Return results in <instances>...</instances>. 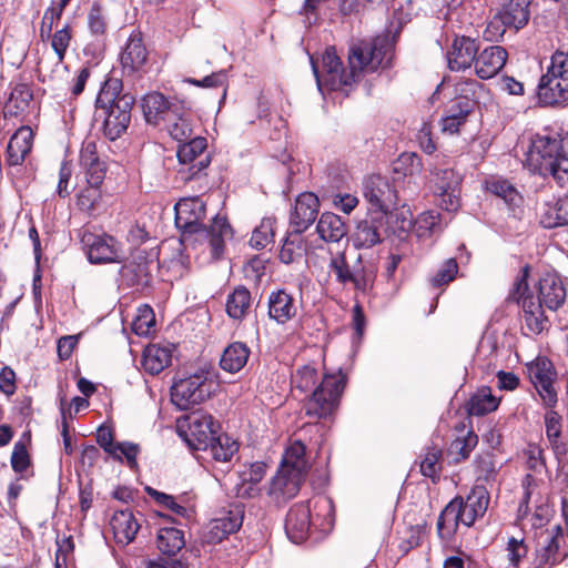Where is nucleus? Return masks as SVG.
<instances>
[{"label": "nucleus", "mask_w": 568, "mask_h": 568, "mask_svg": "<svg viewBox=\"0 0 568 568\" xmlns=\"http://www.w3.org/2000/svg\"><path fill=\"white\" fill-rule=\"evenodd\" d=\"M392 48L393 43L388 34L377 36L372 41L363 40L354 43L348 53V71L342 67L335 49H326L322 55L323 79L316 63L313 59L311 60L318 88L321 89L325 84L329 90H339L345 85L353 84L363 70L375 71L387 64L390 60Z\"/></svg>", "instance_id": "nucleus-1"}, {"label": "nucleus", "mask_w": 568, "mask_h": 568, "mask_svg": "<svg viewBox=\"0 0 568 568\" xmlns=\"http://www.w3.org/2000/svg\"><path fill=\"white\" fill-rule=\"evenodd\" d=\"M122 81L109 78L102 84L95 101V120L102 119V132L110 141L119 139L131 121V110L135 102L133 95L121 94Z\"/></svg>", "instance_id": "nucleus-2"}, {"label": "nucleus", "mask_w": 568, "mask_h": 568, "mask_svg": "<svg viewBox=\"0 0 568 568\" xmlns=\"http://www.w3.org/2000/svg\"><path fill=\"white\" fill-rule=\"evenodd\" d=\"M524 166L557 183L568 181V136L535 135L526 153Z\"/></svg>", "instance_id": "nucleus-3"}, {"label": "nucleus", "mask_w": 568, "mask_h": 568, "mask_svg": "<svg viewBox=\"0 0 568 568\" xmlns=\"http://www.w3.org/2000/svg\"><path fill=\"white\" fill-rule=\"evenodd\" d=\"M174 210L176 227L183 233H205L209 237L212 257L220 258L224 253L225 240L232 236V229L227 220L216 215L210 229H203L202 221L206 209L199 196L181 199Z\"/></svg>", "instance_id": "nucleus-4"}, {"label": "nucleus", "mask_w": 568, "mask_h": 568, "mask_svg": "<svg viewBox=\"0 0 568 568\" xmlns=\"http://www.w3.org/2000/svg\"><path fill=\"white\" fill-rule=\"evenodd\" d=\"M489 493L486 487L476 485L464 500L455 497L442 510L437 520V531L440 538L449 539L456 531L458 524L471 526L483 517L488 508Z\"/></svg>", "instance_id": "nucleus-5"}, {"label": "nucleus", "mask_w": 568, "mask_h": 568, "mask_svg": "<svg viewBox=\"0 0 568 568\" xmlns=\"http://www.w3.org/2000/svg\"><path fill=\"white\" fill-rule=\"evenodd\" d=\"M328 267L337 283L343 286L352 285L358 292H366L373 286L377 272L372 261L364 260L361 254L348 257L346 251L332 254Z\"/></svg>", "instance_id": "nucleus-6"}, {"label": "nucleus", "mask_w": 568, "mask_h": 568, "mask_svg": "<svg viewBox=\"0 0 568 568\" xmlns=\"http://www.w3.org/2000/svg\"><path fill=\"white\" fill-rule=\"evenodd\" d=\"M538 100L542 105L554 106L568 100V50H557L550 65L538 84Z\"/></svg>", "instance_id": "nucleus-7"}, {"label": "nucleus", "mask_w": 568, "mask_h": 568, "mask_svg": "<svg viewBox=\"0 0 568 568\" xmlns=\"http://www.w3.org/2000/svg\"><path fill=\"white\" fill-rule=\"evenodd\" d=\"M220 430V424L211 415L193 413L176 420V432L194 450H205Z\"/></svg>", "instance_id": "nucleus-8"}, {"label": "nucleus", "mask_w": 568, "mask_h": 568, "mask_svg": "<svg viewBox=\"0 0 568 568\" xmlns=\"http://www.w3.org/2000/svg\"><path fill=\"white\" fill-rule=\"evenodd\" d=\"M528 273L529 266L526 265L516 278L510 296L518 302L521 300L526 328L532 334H540L546 328L548 321L544 315V305L537 303L532 296H524L528 290Z\"/></svg>", "instance_id": "nucleus-9"}, {"label": "nucleus", "mask_w": 568, "mask_h": 568, "mask_svg": "<svg viewBox=\"0 0 568 568\" xmlns=\"http://www.w3.org/2000/svg\"><path fill=\"white\" fill-rule=\"evenodd\" d=\"M81 243L93 264L122 263L124 260L122 244L111 235L85 231L81 235Z\"/></svg>", "instance_id": "nucleus-10"}, {"label": "nucleus", "mask_w": 568, "mask_h": 568, "mask_svg": "<svg viewBox=\"0 0 568 568\" xmlns=\"http://www.w3.org/2000/svg\"><path fill=\"white\" fill-rule=\"evenodd\" d=\"M206 139L194 136L179 145L178 158L182 165H189L187 171L181 170L179 173L184 181L194 179L200 172L210 164V156L205 153Z\"/></svg>", "instance_id": "nucleus-11"}, {"label": "nucleus", "mask_w": 568, "mask_h": 568, "mask_svg": "<svg viewBox=\"0 0 568 568\" xmlns=\"http://www.w3.org/2000/svg\"><path fill=\"white\" fill-rule=\"evenodd\" d=\"M363 195L372 207L386 213L397 204L396 191L387 178L369 175L363 182Z\"/></svg>", "instance_id": "nucleus-12"}, {"label": "nucleus", "mask_w": 568, "mask_h": 568, "mask_svg": "<svg viewBox=\"0 0 568 568\" xmlns=\"http://www.w3.org/2000/svg\"><path fill=\"white\" fill-rule=\"evenodd\" d=\"M430 181L434 184L435 194L440 197V207L447 212L457 211L460 176L452 169H436Z\"/></svg>", "instance_id": "nucleus-13"}, {"label": "nucleus", "mask_w": 568, "mask_h": 568, "mask_svg": "<svg viewBox=\"0 0 568 568\" xmlns=\"http://www.w3.org/2000/svg\"><path fill=\"white\" fill-rule=\"evenodd\" d=\"M318 209L320 201L314 193L305 192L297 196L290 217L291 226L296 234H302L314 223Z\"/></svg>", "instance_id": "nucleus-14"}, {"label": "nucleus", "mask_w": 568, "mask_h": 568, "mask_svg": "<svg viewBox=\"0 0 568 568\" xmlns=\"http://www.w3.org/2000/svg\"><path fill=\"white\" fill-rule=\"evenodd\" d=\"M384 233V216L379 214L359 221L351 240L356 248H371L383 241Z\"/></svg>", "instance_id": "nucleus-15"}, {"label": "nucleus", "mask_w": 568, "mask_h": 568, "mask_svg": "<svg viewBox=\"0 0 568 568\" xmlns=\"http://www.w3.org/2000/svg\"><path fill=\"white\" fill-rule=\"evenodd\" d=\"M79 162L85 172L88 184L101 185L105 176L106 165L98 154L97 144L93 140H85L82 143Z\"/></svg>", "instance_id": "nucleus-16"}, {"label": "nucleus", "mask_w": 568, "mask_h": 568, "mask_svg": "<svg viewBox=\"0 0 568 568\" xmlns=\"http://www.w3.org/2000/svg\"><path fill=\"white\" fill-rule=\"evenodd\" d=\"M507 61V51L500 45H490L477 53L475 73L483 80L491 79L500 72Z\"/></svg>", "instance_id": "nucleus-17"}, {"label": "nucleus", "mask_w": 568, "mask_h": 568, "mask_svg": "<svg viewBox=\"0 0 568 568\" xmlns=\"http://www.w3.org/2000/svg\"><path fill=\"white\" fill-rule=\"evenodd\" d=\"M478 44L469 37L456 38L447 52V63L452 71L469 69L478 53Z\"/></svg>", "instance_id": "nucleus-18"}, {"label": "nucleus", "mask_w": 568, "mask_h": 568, "mask_svg": "<svg viewBox=\"0 0 568 568\" xmlns=\"http://www.w3.org/2000/svg\"><path fill=\"white\" fill-rule=\"evenodd\" d=\"M311 509L307 504H295L286 515L285 532L294 544L304 541L311 529Z\"/></svg>", "instance_id": "nucleus-19"}, {"label": "nucleus", "mask_w": 568, "mask_h": 568, "mask_svg": "<svg viewBox=\"0 0 568 568\" xmlns=\"http://www.w3.org/2000/svg\"><path fill=\"white\" fill-rule=\"evenodd\" d=\"M142 109L145 121L156 125L160 121L173 120L178 105L171 103L162 93L151 92L143 98Z\"/></svg>", "instance_id": "nucleus-20"}, {"label": "nucleus", "mask_w": 568, "mask_h": 568, "mask_svg": "<svg viewBox=\"0 0 568 568\" xmlns=\"http://www.w3.org/2000/svg\"><path fill=\"white\" fill-rule=\"evenodd\" d=\"M304 479V477L280 468L271 480L268 495L277 504L286 503L297 495Z\"/></svg>", "instance_id": "nucleus-21"}, {"label": "nucleus", "mask_w": 568, "mask_h": 568, "mask_svg": "<svg viewBox=\"0 0 568 568\" xmlns=\"http://www.w3.org/2000/svg\"><path fill=\"white\" fill-rule=\"evenodd\" d=\"M566 300V290L562 281L555 273H546L539 280L538 301L550 311L558 310Z\"/></svg>", "instance_id": "nucleus-22"}, {"label": "nucleus", "mask_w": 568, "mask_h": 568, "mask_svg": "<svg viewBox=\"0 0 568 568\" xmlns=\"http://www.w3.org/2000/svg\"><path fill=\"white\" fill-rule=\"evenodd\" d=\"M242 521V510L236 508L234 511H230L229 516L213 519L205 528L203 539L207 544L221 542L229 535L237 531Z\"/></svg>", "instance_id": "nucleus-23"}, {"label": "nucleus", "mask_w": 568, "mask_h": 568, "mask_svg": "<svg viewBox=\"0 0 568 568\" xmlns=\"http://www.w3.org/2000/svg\"><path fill=\"white\" fill-rule=\"evenodd\" d=\"M268 316L277 324H285L297 314L298 306L292 294L285 290L272 292L268 296Z\"/></svg>", "instance_id": "nucleus-24"}, {"label": "nucleus", "mask_w": 568, "mask_h": 568, "mask_svg": "<svg viewBox=\"0 0 568 568\" xmlns=\"http://www.w3.org/2000/svg\"><path fill=\"white\" fill-rule=\"evenodd\" d=\"M541 538L542 541L539 542V547L536 550L535 565L537 568H550L560 561L561 527L554 526L551 531Z\"/></svg>", "instance_id": "nucleus-25"}, {"label": "nucleus", "mask_w": 568, "mask_h": 568, "mask_svg": "<svg viewBox=\"0 0 568 568\" xmlns=\"http://www.w3.org/2000/svg\"><path fill=\"white\" fill-rule=\"evenodd\" d=\"M148 51L143 43L140 32H133L121 53V64L123 71L131 74L143 68L146 62Z\"/></svg>", "instance_id": "nucleus-26"}, {"label": "nucleus", "mask_w": 568, "mask_h": 568, "mask_svg": "<svg viewBox=\"0 0 568 568\" xmlns=\"http://www.w3.org/2000/svg\"><path fill=\"white\" fill-rule=\"evenodd\" d=\"M33 131L30 126L19 128L10 138L6 161L9 165H21L32 148Z\"/></svg>", "instance_id": "nucleus-27"}, {"label": "nucleus", "mask_w": 568, "mask_h": 568, "mask_svg": "<svg viewBox=\"0 0 568 568\" xmlns=\"http://www.w3.org/2000/svg\"><path fill=\"white\" fill-rule=\"evenodd\" d=\"M531 0H509L497 17L506 28L519 30L524 28L530 17L529 6Z\"/></svg>", "instance_id": "nucleus-28"}, {"label": "nucleus", "mask_w": 568, "mask_h": 568, "mask_svg": "<svg viewBox=\"0 0 568 568\" xmlns=\"http://www.w3.org/2000/svg\"><path fill=\"white\" fill-rule=\"evenodd\" d=\"M526 373L536 390H550L556 377L554 365L546 357H537L527 363Z\"/></svg>", "instance_id": "nucleus-29"}, {"label": "nucleus", "mask_w": 568, "mask_h": 568, "mask_svg": "<svg viewBox=\"0 0 568 568\" xmlns=\"http://www.w3.org/2000/svg\"><path fill=\"white\" fill-rule=\"evenodd\" d=\"M173 346L171 344H151L145 347L142 366L151 375L161 373L172 361Z\"/></svg>", "instance_id": "nucleus-30"}, {"label": "nucleus", "mask_w": 568, "mask_h": 568, "mask_svg": "<svg viewBox=\"0 0 568 568\" xmlns=\"http://www.w3.org/2000/svg\"><path fill=\"white\" fill-rule=\"evenodd\" d=\"M110 526L116 542L122 545L131 542L140 527L138 520L129 510L115 511L110 520Z\"/></svg>", "instance_id": "nucleus-31"}, {"label": "nucleus", "mask_w": 568, "mask_h": 568, "mask_svg": "<svg viewBox=\"0 0 568 568\" xmlns=\"http://www.w3.org/2000/svg\"><path fill=\"white\" fill-rule=\"evenodd\" d=\"M339 398L341 393H311L304 404L306 415L315 418L326 417L336 409Z\"/></svg>", "instance_id": "nucleus-32"}, {"label": "nucleus", "mask_w": 568, "mask_h": 568, "mask_svg": "<svg viewBox=\"0 0 568 568\" xmlns=\"http://www.w3.org/2000/svg\"><path fill=\"white\" fill-rule=\"evenodd\" d=\"M305 450V445L301 440L293 442L286 448L280 468L305 478L308 470Z\"/></svg>", "instance_id": "nucleus-33"}, {"label": "nucleus", "mask_w": 568, "mask_h": 568, "mask_svg": "<svg viewBox=\"0 0 568 568\" xmlns=\"http://www.w3.org/2000/svg\"><path fill=\"white\" fill-rule=\"evenodd\" d=\"M316 231L320 237L326 242H339L347 234V229L342 219L331 212L321 215Z\"/></svg>", "instance_id": "nucleus-34"}, {"label": "nucleus", "mask_w": 568, "mask_h": 568, "mask_svg": "<svg viewBox=\"0 0 568 568\" xmlns=\"http://www.w3.org/2000/svg\"><path fill=\"white\" fill-rule=\"evenodd\" d=\"M540 223L546 229L568 225V196L545 204Z\"/></svg>", "instance_id": "nucleus-35"}, {"label": "nucleus", "mask_w": 568, "mask_h": 568, "mask_svg": "<svg viewBox=\"0 0 568 568\" xmlns=\"http://www.w3.org/2000/svg\"><path fill=\"white\" fill-rule=\"evenodd\" d=\"M248 356V347L244 343L235 342L224 349L220 365L226 372L236 373L244 367Z\"/></svg>", "instance_id": "nucleus-36"}, {"label": "nucleus", "mask_w": 568, "mask_h": 568, "mask_svg": "<svg viewBox=\"0 0 568 568\" xmlns=\"http://www.w3.org/2000/svg\"><path fill=\"white\" fill-rule=\"evenodd\" d=\"M156 544L162 554L174 556L185 545L184 534L174 527H163L158 532Z\"/></svg>", "instance_id": "nucleus-37"}, {"label": "nucleus", "mask_w": 568, "mask_h": 568, "mask_svg": "<svg viewBox=\"0 0 568 568\" xmlns=\"http://www.w3.org/2000/svg\"><path fill=\"white\" fill-rule=\"evenodd\" d=\"M32 100V93L27 85H17L7 101L3 113L4 116H18L23 113Z\"/></svg>", "instance_id": "nucleus-38"}, {"label": "nucleus", "mask_w": 568, "mask_h": 568, "mask_svg": "<svg viewBox=\"0 0 568 568\" xmlns=\"http://www.w3.org/2000/svg\"><path fill=\"white\" fill-rule=\"evenodd\" d=\"M251 305V293L245 287H237L229 295L226 312L230 317L241 320L245 316Z\"/></svg>", "instance_id": "nucleus-39"}, {"label": "nucleus", "mask_w": 568, "mask_h": 568, "mask_svg": "<svg viewBox=\"0 0 568 568\" xmlns=\"http://www.w3.org/2000/svg\"><path fill=\"white\" fill-rule=\"evenodd\" d=\"M209 448L212 457L216 462H230L239 449V444L226 434H216L215 438L210 443Z\"/></svg>", "instance_id": "nucleus-40"}, {"label": "nucleus", "mask_w": 568, "mask_h": 568, "mask_svg": "<svg viewBox=\"0 0 568 568\" xmlns=\"http://www.w3.org/2000/svg\"><path fill=\"white\" fill-rule=\"evenodd\" d=\"M478 437L473 430L454 439L448 448V455L454 463H460L469 457L471 450L476 447Z\"/></svg>", "instance_id": "nucleus-41"}, {"label": "nucleus", "mask_w": 568, "mask_h": 568, "mask_svg": "<svg viewBox=\"0 0 568 568\" xmlns=\"http://www.w3.org/2000/svg\"><path fill=\"white\" fill-rule=\"evenodd\" d=\"M500 398L493 393H474L467 403V410L470 415H485L494 412L499 406Z\"/></svg>", "instance_id": "nucleus-42"}, {"label": "nucleus", "mask_w": 568, "mask_h": 568, "mask_svg": "<svg viewBox=\"0 0 568 568\" xmlns=\"http://www.w3.org/2000/svg\"><path fill=\"white\" fill-rule=\"evenodd\" d=\"M488 190L496 196L503 199L510 207L519 206L523 201L517 189L507 180L496 179L488 183Z\"/></svg>", "instance_id": "nucleus-43"}, {"label": "nucleus", "mask_w": 568, "mask_h": 568, "mask_svg": "<svg viewBox=\"0 0 568 568\" xmlns=\"http://www.w3.org/2000/svg\"><path fill=\"white\" fill-rule=\"evenodd\" d=\"M155 329V315L151 306L142 305L132 322V332L138 336H148Z\"/></svg>", "instance_id": "nucleus-44"}, {"label": "nucleus", "mask_w": 568, "mask_h": 568, "mask_svg": "<svg viewBox=\"0 0 568 568\" xmlns=\"http://www.w3.org/2000/svg\"><path fill=\"white\" fill-rule=\"evenodd\" d=\"M275 220L272 217L263 219L261 224L254 229L250 244L253 248H265L274 237Z\"/></svg>", "instance_id": "nucleus-45"}, {"label": "nucleus", "mask_w": 568, "mask_h": 568, "mask_svg": "<svg viewBox=\"0 0 568 568\" xmlns=\"http://www.w3.org/2000/svg\"><path fill=\"white\" fill-rule=\"evenodd\" d=\"M166 123L170 135L178 142L183 143L194 138L190 120L184 115H180L178 110L174 112L173 120Z\"/></svg>", "instance_id": "nucleus-46"}, {"label": "nucleus", "mask_w": 568, "mask_h": 568, "mask_svg": "<svg viewBox=\"0 0 568 568\" xmlns=\"http://www.w3.org/2000/svg\"><path fill=\"white\" fill-rule=\"evenodd\" d=\"M88 28L90 30V33L93 37H102L106 32L108 28V20L106 14L102 6L98 2H94L87 17Z\"/></svg>", "instance_id": "nucleus-47"}, {"label": "nucleus", "mask_w": 568, "mask_h": 568, "mask_svg": "<svg viewBox=\"0 0 568 568\" xmlns=\"http://www.w3.org/2000/svg\"><path fill=\"white\" fill-rule=\"evenodd\" d=\"M305 247L304 243L301 239V234H296L294 237L285 239L281 250L278 257L281 262L285 264H291L297 260L303 257Z\"/></svg>", "instance_id": "nucleus-48"}, {"label": "nucleus", "mask_w": 568, "mask_h": 568, "mask_svg": "<svg viewBox=\"0 0 568 568\" xmlns=\"http://www.w3.org/2000/svg\"><path fill=\"white\" fill-rule=\"evenodd\" d=\"M415 230L419 237L428 236L442 231L440 214L436 211L422 213L415 222Z\"/></svg>", "instance_id": "nucleus-49"}, {"label": "nucleus", "mask_w": 568, "mask_h": 568, "mask_svg": "<svg viewBox=\"0 0 568 568\" xmlns=\"http://www.w3.org/2000/svg\"><path fill=\"white\" fill-rule=\"evenodd\" d=\"M266 465L264 463L257 462L251 464L247 469L242 473L243 480V489L244 491L239 490V495H247L251 496L254 490L253 485L260 483L265 475Z\"/></svg>", "instance_id": "nucleus-50"}, {"label": "nucleus", "mask_w": 568, "mask_h": 568, "mask_svg": "<svg viewBox=\"0 0 568 568\" xmlns=\"http://www.w3.org/2000/svg\"><path fill=\"white\" fill-rule=\"evenodd\" d=\"M456 91L459 94V99L470 100L474 108L484 94V85L474 79H465L456 84Z\"/></svg>", "instance_id": "nucleus-51"}, {"label": "nucleus", "mask_w": 568, "mask_h": 568, "mask_svg": "<svg viewBox=\"0 0 568 568\" xmlns=\"http://www.w3.org/2000/svg\"><path fill=\"white\" fill-rule=\"evenodd\" d=\"M71 26L64 24L62 29L51 32V47L58 57V61L62 62L71 41Z\"/></svg>", "instance_id": "nucleus-52"}, {"label": "nucleus", "mask_w": 568, "mask_h": 568, "mask_svg": "<svg viewBox=\"0 0 568 568\" xmlns=\"http://www.w3.org/2000/svg\"><path fill=\"white\" fill-rule=\"evenodd\" d=\"M63 11L64 10L58 7L54 1L44 11L40 26V38L42 41L50 39L54 23L61 19Z\"/></svg>", "instance_id": "nucleus-53"}, {"label": "nucleus", "mask_w": 568, "mask_h": 568, "mask_svg": "<svg viewBox=\"0 0 568 568\" xmlns=\"http://www.w3.org/2000/svg\"><path fill=\"white\" fill-rule=\"evenodd\" d=\"M101 200L100 185H90L78 194V206L85 212H93Z\"/></svg>", "instance_id": "nucleus-54"}, {"label": "nucleus", "mask_w": 568, "mask_h": 568, "mask_svg": "<svg viewBox=\"0 0 568 568\" xmlns=\"http://www.w3.org/2000/svg\"><path fill=\"white\" fill-rule=\"evenodd\" d=\"M458 273V264L455 258H448L440 266L437 273L432 277L430 283L434 287H440L450 283Z\"/></svg>", "instance_id": "nucleus-55"}, {"label": "nucleus", "mask_w": 568, "mask_h": 568, "mask_svg": "<svg viewBox=\"0 0 568 568\" xmlns=\"http://www.w3.org/2000/svg\"><path fill=\"white\" fill-rule=\"evenodd\" d=\"M171 403L180 410H189L205 400L203 393H170Z\"/></svg>", "instance_id": "nucleus-56"}, {"label": "nucleus", "mask_w": 568, "mask_h": 568, "mask_svg": "<svg viewBox=\"0 0 568 568\" xmlns=\"http://www.w3.org/2000/svg\"><path fill=\"white\" fill-rule=\"evenodd\" d=\"M317 373L315 368L304 366L293 376V382L298 390H314L316 386Z\"/></svg>", "instance_id": "nucleus-57"}, {"label": "nucleus", "mask_w": 568, "mask_h": 568, "mask_svg": "<svg viewBox=\"0 0 568 568\" xmlns=\"http://www.w3.org/2000/svg\"><path fill=\"white\" fill-rule=\"evenodd\" d=\"M347 376L339 368L334 373H326L322 383L314 390H344Z\"/></svg>", "instance_id": "nucleus-58"}, {"label": "nucleus", "mask_w": 568, "mask_h": 568, "mask_svg": "<svg viewBox=\"0 0 568 568\" xmlns=\"http://www.w3.org/2000/svg\"><path fill=\"white\" fill-rule=\"evenodd\" d=\"M546 435L552 446L557 445L561 434V417L555 410H548L545 415Z\"/></svg>", "instance_id": "nucleus-59"}, {"label": "nucleus", "mask_w": 568, "mask_h": 568, "mask_svg": "<svg viewBox=\"0 0 568 568\" xmlns=\"http://www.w3.org/2000/svg\"><path fill=\"white\" fill-rule=\"evenodd\" d=\"M523 500L519 505V513L527 514L529 503L532 501L534 497L538 495V480L531 474H527L523 480Z\"/></svg>", "instance_id": "nucleus-60"}, {"label": "nucleus", "mask_w": 568, "mask_h": 568, "mask_svg": "<svg viewBox=\"0 0 568 568\" xmlns=\"http://www.w3.org/2000/svg\"><path fill=\"white\" fill-rule=\"evenodd\" d=\"M148 494L152 496L160 505L171 509L174 514L184 517L186 515V508L182 505H179L174 497L166 495L164 493H160L151 487L145 488Z\"/></svg>", "instance_id": "nucleus-61"}, {"label": "nucleus", "mask_w": 568, "mask_h": 568, "mask_svg": "<svg viewBox=\"0 0 568 568\" xmlns=\"http://www.w3.org/2000/svg\"><path fill=\"white\" fill-rule=\"evenodd\" d=\"M213 377V373L195 374L185 381L186 390H215Z\"/></svg>", "instance_id": "nucleus-62"}, {"label": "nucleus", "mask_w": 568, "mask_h": 568, "mask_svg": "<svg viewBox=\"0 0 568 568\" xmlns=\"http://www.w3.org/2000/svg\"><path fill=\"white\" fill-rule=\"evenodd\" d=\"M473 102L468 99H459L456 98L448 105L446 110V115L448 116H458L462 118V121H467L468 115L473 112Z\"/></svg>", "instance_id": "nucleus-63"}, {"label": "nucleus", "mask_w": 568, "mask_h": 568, "mask_svg": "<svg viewBox=\"0 0 568 568\" xmlns=\"http://www.w3.org/2000/svg\"><path fill=\"white\" fill-rule=\"evenodd\" d=\"M30 464L29 454L22 443H16L11 455V466L14 471L22 473Z\"/></svg>", "instance_id": "nucleus-64"}]
</instances>
